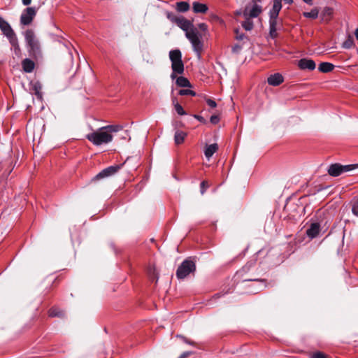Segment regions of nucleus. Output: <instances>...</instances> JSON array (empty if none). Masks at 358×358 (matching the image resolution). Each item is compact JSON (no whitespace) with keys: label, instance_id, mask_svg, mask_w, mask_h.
Segmentation results:
<instances>
[{"label":"nucleus","instance_id":"3c124183","mask_svg":"<svg viewBox=\"0 0 358 358\" xmlns=\"http://www.w3.org/2000/svg\"><path fill=\"white\" fill-rule=\"evenodd\" d=\"M252 1H255V2L258 1V2H259V1H261V0H252Z\"/></svg>","mask_w":358,"mask_h":358},{"label":"nucleus","instance_id":"ddd939ff","mask_svg":"<svg viewBox=\"0 0 358 358\" xmlns=\"http://www.w3.org/2000/svg\"><path fill=\"white\" fill-rule=\"evenodd\" d=\"M282 9V0H273V5L269 11L270 18H278L279 13Z\"/></svg>","mask_w":358,"mask_h":358},{"label":"nucleus","instance_id":"aec40b11","mask_svg":"<svg viewBox=\"0 0 358 358\" xmlns=\"http://www.w3.org/2000/svg\"><path fill=\"white\" fill-rule=\"evenodd\" d=\"M176 85L180 87H190V82L185 77L180 76L176 78Z\"/></svg>","mask_w":358,"mask_h":358},{"label":"nucleus","instance_id":"f03ea898","mask_svg":"<svg viewBox=\"0 0 358 358\" xmlns=\"http://www.w3.org/2000/svg\"><path fill=\"white\" fill-rule=\"evenodd\" d=\"M24 36L29 55L36 59L41 57V44L34 31L32 29H27L24 31Z\"/></svg>","mask_w":358,"mask_h":358},{"label":"nucleus","instance_id":"6ab92c4d","mask_svg":"<svg viewBox=\"0 0 358 358\" xmlns=\"http://www.w3.org/2000/svg\"><path fill=\"white\" fill-rule=\"evenodd\" d=\"M334 65L329 62H322L318 66V70L322 73H329L333 71Z\"/></svg>","mask_w":358,"mask_h":358},{"label":"nucleus","instance_id":"cd10ccee","mask_svg":"<svg viewBox=\"0 0 358 358\" xmlns=\"http://www.w3.org/2000/svg\"><path fill=\"white\" fill-rule=\"evenodd\" d=\"M318 10L317 8H313L310 12H304L303 15L307 18L316 19L318 17Z\"/></svg>","mask_w":358,"mask_h":358},{"label":"nucleus","instance_id":"49530a36","mask_svg":"<svg viewBox=\"0 0 358 358\" xmlns=\"http://www.w3.org/2000/svg\"><path fill=\"white\" fill-rule=\"evenodd\" d=\"M222 295H223V294H221V293H217V294H215L214 295V296H213V297H214L215 299H218V298L221 297Z\"/></svg>","mask_w":358,"mask_h":358},{"label":"nucleus","instance_id":"9d476101","mask_svg":"<svg viewBox=\"0 0 358 358\" xmlns=\"http://www.w3.org/2000/svg\"><path fill=\"white\" fill-rule=\"evenodd\" d=\"M262 12V8L260 5L255 3L252 5V8L248 10V8L243 12V16L245 17H250L251 18H255L258 17Z\"/></svg>","mask_w":358,"mask_h":358},{"label":"nucleus","instance_id":"2f4dec72","mask_svg":"<svg viewBox=\"0 0 358 358\" xmlns=\"http://www.w3.org/2000/svg\"><path fill=\"white\" fill-rule=\"evenodd\" d=\"M173 103L174 105L175 110L179 115H186V112L185 111V110L183 109L182 106L180 104H179L178 102H175L174 99L173 100Z\"/></svg>","mask_w":358,"mask_h":358},{"label":"nucleus","instance_id":"5701e85b","mask_svg":"<svg viewBox=\"0 0 358 358\" xmlns=\"http://www.w3.org/2000/svg\"><path fill=\"white\" fill-rule=\"evenodd\" d=\"M186 136H187V134L185 132L182 131H177L175 133V136H174L175 143L177 145L182 143Z\"/></svg>","mask_w":358,"mask_h":358},{"label":"nucleus","instance_id":"6e6552de","mask_svg":"<svg viewBox=\"0 0 358 358\" xmlns=\"http://www.w3.org/2000/svg\"><path fill=\"white\" fill-rule=\"evenodd\" d=\"M0 29L3 34L7 37L8 41L17 36L10 24L1 17H0Z\"/></svg>","mask_w":358,"mask_h":358},{"label":"nucleus","instance_id":"79ce46f5","mask_svg":"<svg viewBox=\"0 0 358 358\" xmlns=\"http://www.w3.org/2000/svg\"><path fill=\"white\" fill-rule=\"evenodd\" d=\"M252 263H248L245 266L243 267V271H248L250 270V268L252 266Z\"/></svg>","mask_w":358,"mask_h":358},{"label":"nucleus","instance_id":"393cba45","mask_svg":"<svg viewBox=\"0 0 358 358\" xmlns=\"http://www.w3.org/2000/svg\"><path fill=\"white\" fill-rule=\"evenodd\" d=\"M350 204L353 215L358 217V195L352 199Z\"/></svg>","mask_w":358,"mask_h":358},{"label":"nucleus","instance_id":"09e8293b","mask_svg":"<svg viewBox=\"0 0 358 358\" xmlns=\"http://www.w3.org/2000/svg\"><path fill=\"white\" fill-rule=\"evenodd\" d=\"M305 3L311 5L313 3V0H303Z\"/></svg>","mask_w":358,"mask_h":358},{"label":"nucleus","instance_id":"20e7f679","mask_svg":"<svg viewBox=\"0 0 358 358\" xmlns=\"http://www.w3.org/2000/svg\"><path fill=\"white\" fill-rule=\"evenodd\" d=\"M86 138L94 145H101L102 144H107L111 142L113 136L112 134L107 132L105 129H103L102 127L96 131L88 134L86 136Z\"/></svg>","mask_w":358,"mask_h":358},{"label":"nucleus","instance_id":"dca6fc26","mask_svg":"<svg viewBox=\"0 0 358 358\" xmlns=\"http://www.w3.org/2000/svg\"><path fill=\"white\" fill-rule=\"evenodd\" d=\"M192 9L195 13H206L208 10V7L205 3L194 1L192 3Z\"/></svg>","mask_w":358,"mask_h":358},{"label":"nucleus","instance_id":"a211bd4d","mask_svg":"<svg viewBox=\"0 0 358 358\" xmlns=\"http://www.w3.org/2000/svg\"><path fill=\"white\" fill-rule=\"evenodd\" d=\"M218 150V145L217 143H213L209 145H207L204 150V155L207 159H210L214 153H215Z\"/></svg>","mask_w":358,"mask_h":358},{"label":"nucleus","instance_id":"37998d69","mask_svg":"<svg viewBox=\"0 0 358 358\" xmlns=\"http://www.w3.org/2000/svg\"><path fill=\"white\" fill-rule=\"evenodd\" d=\"M199 27L200 28L201 30L206 31L207 30L208 26L205 23H200L199 24Z\"/></svg>","mask_w":358,"mask_h":358},{"label":"nucleus","instance_id":"39448f33","mask_svg":"<svg viewBox=\"0 0 358 358\" xmlns=\"http://www.w3.org/2000/svg\"><path fill=\"white\" fill-rule=\"evenodd\" d=\"M195 271V262L189 259H187L178 267L176 275L178 279L182 280Z\"/></svg>","mask_w":358,"mask_h":358},{"label":"nucleus","instance_id":"4c0bfd02","mask_svg":"<svg viewBox=\"0 0 358 358\" xmlns=\"http://www.w3.org/2000/svg\"><path fill=\"white\" fill-rule=\"evenodd\" d=\"M241 45L236 44L232 47V52L234 53H238L241 51Z\"/></svg>","mask_w":358,"mask_h":358},{"label":"nucleus","instance_id":"423d86ee","mask_svg":"<svg viewBox=\"0 0 358 358\" xmlns=\"http://www.w3.org/2000/svg\"><path fill=\"white\" fill-rule=\"evenodd\" d=\"M358 168V164L342 165L338 163L332 164L329 166L327 172L333 177H337L343 173L353 171Z\"/></svg>","mask_w":358,"mask_h":358},{"label":"nucleus","instance_id":"de8ad7c7","mask_svg":"<svg viewBox=\"0 0 358 358\" xmlns=\"http://www.w3.org/2000/svg\"><path fill=\"white\" fill-rule=\"evenodd\" d=\"M285 1V3H287V4H292L293 3V0H283Z\"/></svg>","mask_w":358,"mask_h":358},{"label":"nucleus","instance_id":"7c9ffc66","mask_svg":"<svg viewBox=\"0 0 358 358\" xmlns=\"http://www.w3.org/2000/svg\"><path fill=\"white\" fill-rule=\"evenodd\" d=\"M354 45V39L351 36H349L348 38L343 43L342 47L345 49H350Z\"/></svg>","mask_w":358,"mask_h":358},{"label":"nucleus","instance_id":"b1692460","mask_svg":"<svg viewBox=\"0 0 358 358\" xmlns=\"http://www.w3.org/2000/svg\"><path fill=\"white\" fill-rule=\"evenodd\" d=\"M103 129H105L107 131V132L111 134L112 133H116L122 130L123 129V127L120 124H110L103 127Z\"/></svg>","mask_w":358,"mask_h":358},{"label":"nucleus","instance_id":"9b49d317","mask_svg":"<svg viewBox=\"0 0 358 358\" xmlns=\"http://www.w3.org/2000/svg\"><path fill=\"white\" fill-rule=\"evenodd\" d=\"M298 66L301 70L313 71L315 69V62L310 59L302 58L298 62Z\"/></svg>","mask_w":358,"mask_h":358},{"label":"nucleus","instance_id":"f3484780","mask_svg":"<svg viewBox=\"0 0 358 358\" xmlns=\"http://www.w3.org/2000/svg\"><path fill=\"white\" fill-rule=\"evenodd\" d=\"M22 66L24 71L26 73H31L34 69L35 64L31 59L26 58L22 60Z\"/></svg>","mask_w":358,"mask_h":358},{"label":"nucleus","instance_id":"a18cd8bd","mask_svg":"<svg viewBox=\"0 0 358 358\" xmlns=\"http://www.w3.org/2000/svg\"><path fill=\"white\" fill-rule=\"evenodd\" d=\"M22 1L24 6H28L31 3V0H22Z\"/></svg>","mask_w":358,"mask_h":358},{"label":"nucleus","instance_id":"ea45409f","mask_svg":"<svg viewBox=\"0 0 358 358\" xmlns=\"http://www.w3.org/2000/svg\"><path fill=\"white\" fill-rule=\"evenodd\" d=\"M193 352H191V351H187V352H184L183 353H182L180 355V356L179 357V358H187L188 356L191 355Z\"/></svg>","mask_w":358,"mask_h":358},{"label":"nucleus","instance_id":"a19ab883","mask_svg":"<svg viewBox=\"0 0 358 358\" xmlns=\"http://www.w3.org/2000/svg\"><path fill=\"white\" fill-rule=\"evenodd\" d=\"M178 336L180 337L185 343L192 345H194V342L189 341L187 338L182 336Z\"/></svg>","mask_w":358,"mask_h":358},{"label":"nucleus","instance_id":"bb28decb","mask_svg":"<svg viewBox=\"0 0 358 358\" xmlns=\"http://www.w3.org/2000/svg\"><path fill=\"white\" fill-rule=\"evenodd\" d=\"M244 282L246 281H252L259 283V287L257 289V291L261 290L263 288L266 287V282L263 279H259V278H248V279H244Z\"/></svg>","mask_w":358,"mask_h":358},{"label":"nucleus","instance_id":"f8f14e48","mask_svg":"<svg viewBox=\"0 0 358 358\" xmlns=\"http://www.w3.org/2000/svg\"><path fill=\"white\" fill-rule=\"evenodd\" d=\"M320 231V224L317 222L311 223L309 228L306 230V235L313 239L317 237Z\"/></svg>","mask_w":358,"mask_h":358},{"label":"nucleus","instance_id":"e433bc0d","mask_svg":"<svg viewBox=\"0 0 358 358\" xmlns=\"http://www.w3.org/2000/svg\"><path fill=\"white\" fill-rule=\"evenodd\" d=\"M206 103L211 108H215L217 106L216 102L211 99H208Z\"/></svg>","mask_w":358,"mask_h":358},{"label":"nucleus","instance_id":"4468645a","mask_svg":"<svg viewBox=\"0 0 358 358\" xmlns=\"http://www.w3.org/2000/svg\"><path fill=\"white\" fill-rule=\"evenodd\" d=\"M278 18H270L269 17V35L271 38L274 39L278 37Z\"/></svg>","mask_w":358,"mask_h":358},{"label":"nucleus","instance_id":"c03bdc74","mask_svg":"<svg viewBox=\"0 0 358 358\" xmlns=\"http://www.w3.org/2000/svg\"><path fill=\"white\" fill-rule=\"evenodd\" d=\"M194 117L201 122H205V119L201 115H194Z\"/></svg>","mask_w":358,"mask_h":358},{"label":"nucleus","instance_id":"c85d7f7f","mask_svg":"<svg viewBox=\"0 0 358 358\" xmlns=\"http://www.w3.org/2000/svg\"><path fill=\"white\" fill-rule=\"evenodd\" d=\"M250 18V17H245V20L242 22V27L246 31L252 30L254 27L253 22Z\"/></svg>","mask_w":358,"mask_h":358},{"label":"nucleus","instance_id":"f704fd0d","mask_svg":"<svg viewBox=\"0 0 358 358\" xmlns=\"http://www.w3.org/2000/svg\"><path fill=\"white\" fill-rule=\"evenodd\" d=\"M210 121L212 124H216L219 122L220 118H219L218 115H214L210 117Z\"/></svg>","mask_w":358,"mask_h":358},{"label":"nucleus","instance_id":"473e14b6","mask_svg":"<svg viewBox=\"0 0 358 358\" xmlns=\"http://www.w3.org/2000/svg\"><path fill=\"white\" fill-rule=\"evenodd\" d=\"M178 93L181 96H194L196 95L195 92H194L193 90H189V89L180 90Z\"/></svg>","mask_w":358,"mask_h":358},{"label":"nucleus","instance_id":"a878e982","mask_svg":"<svg viewBox=\"0 0 358 358\" xmlns=\"http://www.w3.org/2000/svg\"><path fill=\"white\" fill-rule=\"evenodd\" d=\"M9 42L13 48L15 55H19L20 54L21 50L18 43L17 37L16 36L15 38L10 40Z\"/></svg>","mask_w":358,"mask_h":358},{"label":"nucleus","instance_id":"c756f323","mask_svg":"<svg viewBox=\"0 0 358 358\" xmlns=\"http://www.w3.org/2000/svg\"><path fill=\"white\" fill-rule=\"evenodd\" d=\"M49 316L50 317H62L64 313L58 308L53 307L49 310Z\"/></svg>","mask_w":358,"mask_h":358},{"label":"nucleus","instance_id":"8fccbe9b","mask_svg":"<svg viewBox=\"0 0 358 358\" xmlns=\"http://www.w3.org/2000/svg\"><path fill=\"white\" fill-rule=\"evenodd\" d=\"M355 35L357 40L358 41V27L355 29Z\"/></svg>","mask_w":358,"mask_h":358},{"label":"nucleus","instance_id":"72a5a7b5","mask_svg":"<svg viewBox=\"0 0 358 358\" xmlns=\"http://www.w3.org/2000/svg\"><path fill=\"white\" fill-rule=\"evenodd\" d=\"M311 358H327V357L323 352H316L312 355Z\"/></svg>","mask_w":358,"mask_h":358},{"label":"nucleus","instance_id":"0eeeda50","mask_svg":"<svg viewBox=\"0 0 358 358\" xmlns=\"http://www.w3.org/2000/svg\"><path fill=\"white\" fill-rule=\"evenodd\" d=\"M36 14L35 8L28 7L25 8L20 16V23L23 25L30 24Z\"/></svg>","mask_w":358,"mask_h":358},{"label":"nucleus","instance_id":"412c9836","mask_svg":"<svg viewBox=\"0 0 358 358\" xmlns=\"http://www.w3.org/2000/svg\"><path fill=\"white\" fill-rule=\"evenodd\" d=\"M176 9L180 13H185L189 9V4L187 1L177 2Z\"/></svg>","mask_w":358,"mask_h":358},{"label":"nucleus","instance_id":"603ef678","mask_svg":"<svg viewBox=\"0 0 358 358\" xmlns=\"http://www.w3.org/2000/svg\"><path fill=\"white\" fill-rule=\"evenodd\" d=\"M179 358V357H178Z\"/></svg>","mask_w":358,"mask_h":358},{"label":"nucleus","instance_id":"f257e3e1","mask_svg":"<svg viewBox=\"0 0 358 358\" xmlns=\"http://www.w3.org/2000/svg\"><path fill=\"white\" fill-rule=\"evenodd\" d=\"M166 15L171 22L176 24L181 29L185 31V36L191 43L197 58L200 59L203 48V43L201 41V34L194 27L192 22L184 17L177 16L171 12H166Z\"/></svg>","mask_w":358,"mask_h":358},{"label":"nucleus","instance_id":"58836bf2","mask_svg":"<svg viewBox=\"0 0 358 358\" xmlns=\"http://www.w3.org/2000/svg\"><path fill=\"white\" fill-rule=\"evenodd\" d=\"M206 181H202L201 182V194H203L204 192H206Z\"/></svg>","mask_w":358,"mask_h":358},{"label":"nucleus","instance_id":"7ed1b4c3","mask_svg":"<svg viewBox=\"0 0 358 358\" xmlns=\"http://www.w3.org/2000/svg\"><path fill=\"white\" fill-rule=\"evenodd\" d=\"M169 59L171 62L172 69L171 78L173 80L176 78L178 74H182L185 70L180 50L179 49L171 50L169 52Z\"/></svg>","mask_w":358,"mask_h":358},{"label":"nucleus","instance_id":"1a4fd4ad","mask_svg":"<svg viewBox=\"0 0 358 358\" xmlns=\"http://www.w3.org/2000/svg\"><path fill=\"white\" fill-rule=\"evenodd\" d=\"M122 166H123V164H120V165H114V166H108V167L103 169L101 172H99L95 176L94 178L96 180H99V179H102V178H104L106 177L113 176L122 167Z\"/></svg>","mask_w":358,"mask_h":358},{"label":"nucleus","instance_id":"4be33fe9","mask_svg":"<svg viewBox=\"0 0 358 358\" xmlns=\"http://www.w3.org/2000/svg\"><path fill=\"white\" fill-rule=\"evenodd\" d=\"M333 9L330 7L324 8L321 14L322 20L329 21L333 15Z\"/></svg>","mask_w":358,"mask_h":358},{"label":"nucleus","instance_id":"c9c22d12","mask_svg":"<svg viewBox=\"0 0 358 358\" xmlns=\"http://www.w3.org/2000/svg\"><path fill=\"white\" fill-rule=\"evenodd\" d=\"M236 38L238 41H242L244 38H247L244 34H243V33L239 34L238 30H236Z\"/></svg>","mask_w":358,"mask_h":358},{"label":"nucleus","instance_id":"2eb2a0df","mask_svg":"<svg viewBox=\"0 0 358 358\" xmlns=\"http://www.w3.org/2000/svg\"><path fill=\"white\" fill-rule=\"evenodd\" d=\"M283 80L284 79L282 76L278 73L271 75L267 79L268 85L272 86H278L283 82Z\"/></svg>","mask_w":358,"mask_h":358}]
</instances>
